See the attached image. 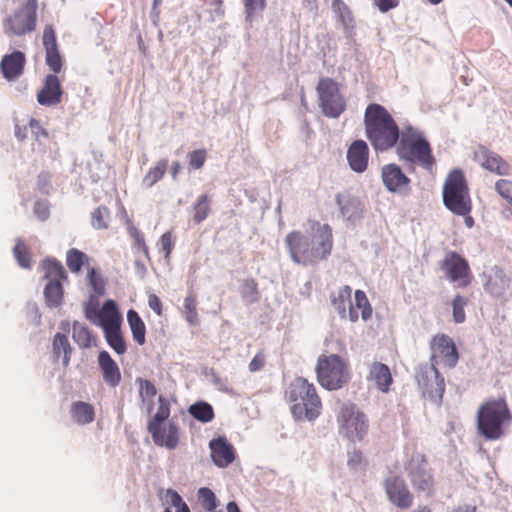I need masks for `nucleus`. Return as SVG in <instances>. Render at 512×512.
<instances>
[{
    "instance_id": "18",
    "label": "nucleus",
    "mask_w": 512,
    "mask_h": 512,
    "mask_svg": "<svg viewBox=\"0 0 512 512\" xmlns=\"http://www.w3.org/2000/svg\"><path fill=\"white\" fill-rule=\"evenodd\" d=\"M335 201L341 216L351 225H356L364 217L365 206L358 197L348 193H338Z\"/></svg>"
},
{
    "instance_id": "41",
    "label": "nucleus",
    "mask_w": 512,
    "mask_h": 512,
    "mask_svg": "<svg viewBox=\"0 0 512 512\" xmlns=\"http://www.w3.org/2000/svg\"><path fill=\"white\" fill-rule=\"evenodd\" d=\"M193 220L195 223L199 224L203 222L211 211V200L208 195L203 194L199 196L197 202L193 206Z\"/></svg>"
},
{
    "instance_id": "32",
    "label": "nucleus",
    "mask_w": 512,
    "mask_h": 512,
    "mask_svg": "<svg viewBox=\"0 0 512 512\" xmlns=\"http://www.w3.org/2000/svg\"><path fill=\"white\" fill-rule=\"evenodd\" d=\"M127 321L130 326L133 339L139 345H143L146 341V338H145L146 327H145L143 320L141 319V317L135 310L130 309L127 312Z\"/></svg>"
},
{
    "instance_id": "56",
    "label": "nucleus",
    "mask_w": 512,
    "mask_h": 512,
    "mask_svg": "<svg viewBox=\"0 0 512 512\" xmlns=\"http://www.w3.org/2000/svg\"><path fill=\"white\" fill-rule=\"evenodd\" d=\"M160 244L161 250L164 251L165 257L168 258L173 247L171 232L168 231L161 236Z\"/></svg>"
},
{
    "instance_id": "17",
    "label": "nucleus",
    "mask_w": 512,
    "mask_h": 512,
    "mask_svg": "<svg viewBox=\"0 0 512 512\" xmlns=\"http://www.w3.org/2000/svg\"><path fill=\"white\" fill-rule=\"evenodd\" d=\"M384 487L388 499L397 507L407 509L412 505L413 495L400 476L389 475L384 481Z\"/></svg>"
},
{
    "instance_id": "51",
    "label": "nucleus",
    "mask_w": 512,
    "mask_h": 512,
    "mask_svg": "<svg viewBox=\"0 0 512 512\" xmlns=\"http://www.w3.org/2000/svg\"><path fill=\"white\" fill-rule=\"evenodd\" d=\"M495 189L501 197L512 205V181L500 179L496 182Z\"/></svg>"
},
{
    "instance_id": "61",
    "label": "nucleus",
    "mask_w": 512,
    "mask_h": 512,
    "mask_svg": "<svg viewBox=\"0 0 512 512\" xmlns=\"http://www.w3.org/2000/svg\"><path fill=\"white\" fill-rule=\"evenodd\" d=\"M134 271L135 274L140 278L144 279L147 274V268L145 264L140 259H135L134 261Z\"/></svg>"
},
{
    "instance_id": "36",
    "label": "nucleus",
    "mask_w": 512,
    "mask_h": 512,
    "mask_svg": "<svg viewBox=\"0 0 512 512\" xmlns=\"http://www.w3.org/2000/svg\"><path fill=\"white\" fill-rule=\"evenodd\" d=\"M61 352L64 354L63 365L67 366L70 361L72 348L68 338L64 334L56 333L53 339V354L58 358Z\"/></svg>"
},
{
    "instance_id": "42",
    "label": "nucleus",
    "mask_w": 512,
    "mask_h": 512,
    "mask_svg": "<svg viewBox=\"0 0 512 512\" xmlns=\"http://www.w3.org/2000/svg\"><path fill=\"white\" fill-rule=\"evenodd\" d=\"M355 303L354 308L357 310H361V316L364 321H367L372 316V307L368 301V298L364 291L362 290H356L355 291Z\"/></svg>"
},
{
    "instance_id": "30",
    "label": "nucleus",
    "mask_w": 512,
    "mask_h": 512,
    "mask_svg": "<svg viewBox=\"0 0 512 512\" xmlns=\"http://www.w3.org/2000/svg\"><path fill=\"white\" fill-rule=\"evenodd\" d=\"M70 412L73 420L80 425L91 423L95 416L93 406L83 401L74 402L71 405Z\"/></svg>"
},
{
    "instance_id": "47",
    "label": "nucleus",
    "mask_w": 512,
    "mask_h": 512,
    "mask_svg": "<svg viewBox=\"0 0 512 512\" xmlns=\"http://www.w3.org/2000/svg\"><path fill=\"white\" fill-rule=\"evenodd\" d=\"M165 500L176 509V512H190L188 505L176 490L167 489Z\"/></svg>"
},
{
    "instance_id": "26",
    "label": "nucleus",
    "mask_w": 512,
    "mask_h": 512,
    "mask_svg": "<svg viewBox=\"0 0 512 512\" xmlns=\"http://www.w3.org/2000/svg\"><path fill=\"white\" fill-rule=\"evenodd\" d=\"M369 157V148L365 141H354L347 151V160L350 168L357 172L362 173L367 169Z\"/></svg>"
},
{
    "instance_id": "27",
    "label": "nucleus",
    "mask_w": 512,
    "mask_h": 512,
    "mask_svg": "<svg viewBox=\"0 0 512 512\" xmlns=\"http://www.w3.org/2000/svg\"><path fill=\"white\" fill-rule=\"evenodd\" d=\"M484 288L493 297L503 298L510 288V279L501 268L495 266L491 269Z\"/></svg>"
},
{
    "instance_id": "40",
    "label": "nucleus",
    "mask_w": 512,
    "mask_h": 512,
    "mask_svg": "<svg viewBox=\"0 0 512 512\" xmlns=\"http://www.w3.org/2000/svg\"><path fill=\"white\" fill-rule=\"evenodd\" d=\"M72 338L81 348H89L91 346L92 334L84 324L79 322L73 323Z\"/></svg>"
},
{
    "instance_id": "54",
    "label": "nucleus",
    "mask_w": 512,
    "mask_h": 512,
    "mask_svg": "<svg viewBox=\"0 0 512 512\" xmlns=\"http://www.w3.org/2000/svg\"><path fill=\"white\" fill-rule=\"evenodd\" d=\"M363 462V455L359 450H354L348 454V466L353 470H358Z\"/></svg>"
},
{
    "instance_id": "59",
    "label": "nucleus",
    "mask_w": 512,
    "mask_h": 512,
    "mask_svg": "<svg viewBox=\"0 0 512 512\" xmlns=\"http://www.w3.org/2000/svg\"><path fill=\"white\" fill-rule=\"evenodd\" d=\"M265 363L264 357L262 355H255L254 358L249 363V370L251 372L259 371L261 368H263Z\"/></svg>"
},
{
    "instance_id": "25",
    "label": "nucleus",
    "mask_w": 512,
    "mask_h": 512,
    "mask_svg": "<svg viewBox=\"0 0 512 512\" xmlns=\"http://www.w3.org/2000/svg\"><path fill=\"white\" fill-rule=\"evenodd\" d=\"M42 40L46 51V64L54 73H59L62 68V59L58 51L56 35L52 26L45 27Z\"/></svg>"
},
{
    "instance_id": "4",
    "label": "nucleus",
    "mask_w": 512,
    "mask_h": 512,
    "mask_svg": "<svg viewBox=\"0 0 512 512\" xmlns=\"http://www.w3.org/2000/svg\"><path fill=\"white\" fill-rule=\"evenodd\" d=\"M291 413L297 421H313L320 415L321 401L313 384L304 378L291 382L287 392Z\"/></svg>"
},
{
    "instance_id": "45",
    "label": "nucleus",
    "mask_w": 512,
    "mask_h": 512,
    "mask_svg": "<svg viewBox=\"0 0 512 512\" xmlns=\"http://www.w3.org/2000/svg\"><path fill=\"white\" fill-rule=\"evenodd\" d=\"M85 259V253L78 249L72 248L67 252L66 263L71 272L77 273L81 270Z\"/></svg>"
},
{
    "instance_id": "21",
    "label": "nucleus",
    "mask_w": 512,
    "mask_h": 512,
    "mask_svg": "<svg viewBox=\"0 0 512 512\" xmlns=\"http://www.w3.org/2000/svg\"><path fill=\"white\" fill-rule=\"evenodd\" d=\"M63 90L59 78L55 74L45 77L42 89L37 93V101L40 105L52 107L62 100Z\"/></svg>"
},
{
    "instance_id": "57",
    "label": "nucleus",
    "mask_w": 512,
    "mask_h": 512,
    "mask_svg": "<svg viewBox=\"0 0 512 512\" xmlns=\"http://www.w3.org/2000/svg\"><path fill=\"white\" fill-rule=\"evenodd\" d=\"M34 213L41 221H45L49 217L47 204L45 202L37 201L34 205Z\"/></svg>"
},
{
    "instance_id": "16",
    "label": "nucleus",
    "mask_w": 512,
    "mask_h": 512,
    "mask_svg": "<svg viewBox=\"0 0 512 512\" xmlns=\"http://www.w3.org/2000/svg\"><path fill=\"white\" fill-rule=\"evenodd\" d=\"M432 356L431 363L437 366L443 363L449 368L456 366L459 360V353L453 340L445 334L437 335L431 342Z\"/></svg>"
},
{
    "instance_id": "43",
    "label": "nucleus",
    "mask_w": 512,
    "mask_h": 512,
    "mask_svg": "<svg viewBox=\"0 0 512 512\" xmlns=\"http://www.w3.org/2000/svg\"><path fill=\"white\" fill-rule=\"evenodd\" d=\"M14 256L18 262V264L25 269L31 268V257L28 252L27 246L22 239H18L14 248H13Z\"/></svg>"
},
{
    "instance_id": "46",
    "label": "nucleus",
    "mask_w": 512,
    "mask_h": 512,
    "mask_svg": "<svg viewBox=\"0 0 512 512\" xmlns=\"http://www.w3.org/2000/svg\"><path fill=\"white\" fill-rule=\"evenodd\" d=\"M110 213L107 207L99 206L91 213V225L95 229H105L108 227Z\"/></svg>"
},
{
    "instance_id": "5",
    "label": "nucleus",
    "mask_w": 512,
    "mask_h": 512,
    "mask_svg": "<svg viewBox=\"0 0 512 512\" xmlns=\"http://www.w3.org/2000/svg\"><path fill=\"white\" fill-rule=\"evenodd\" d=\"M158 404L157 412L148 422L147 430L155 445L174 450L179 444V427L175 422H169L167 429L162 426L170 416V403L160 395Z\"/></svg>"
},
{
    "instance_id": "29",
    "label": "nucleus",
    "mask_w": 512,
    "mask_h": 512,
    "mask_svg": "<svg viewBox=\"0 0 512 512\" xmlns=\"http://www.w3.org/2000/svg\"><path fill=\"white\" fill-rule=\"evenodd\" d=\"M370 378L382 392H387L392 383V375L386 364L375 362L370 369Z\"/></svg>"
},
{
    "instance_id": "13",
    "label": "nucleus",
    "mask_w": 512,
    "mask_h": 512,
    "mask_svg": "<svg viewBox=\"0 0 512 512\" xmlns=\"http://www.w3.org/2000/svg\"><path fill=\"white\" fill-rule=\"evenodd\" d=\"M415 378L423 396L440 405L445 391V381L435 363L419 366Z\"/></svg>"
},
{
    "instance_id": "38",
    "label": "nucleus",
    "mask_w": 512,
    "mask_h": 512,
    "mask_svg": "<svg viewBox=\"0 0 512 512\" xmlns=\"http://www.w3.org/2000/svg\"><path fill=\"white\" fill-rule=\"evenodd\" d=\"M167 167V159H161L160 161H158L156 166L151 168L143 178V186H145L146 188H151L156 182H158L164 176Z\"/></svg>"
},
{
    "instance_id": "19",
    "label": "nucleus",
    "mask_w": 512,
    "mask_h": 512,
    "mask_svg": "<svg viewBox=\"0 0 512 512\" xmlns=\"http://www.w3.org/2000/svg\"><path fill=\"white\" fill-rule=\"evenodd\" d=\"M381 177L386 189L392 193H403L410 184V179L405 175L400 166L395 163L384 165Z\"/></svg>"
},
{
    "instance_id": "50",
    "label": "nucleus",
    "mask_w": 512,
    "mask_h": 512,
    "mask_svg": "<svg viewBox=\"0 0 512 512\" xmlns=\"http://www.w3.org/2000/svg\"><path fill=\"white\" fill-rule=\"evenodd\" d=\"M467 305V299L457 294L452 301L453 319L456 323L465 321L464 307Z\"/></svg>"
},
{
    "instance_id": "10",
    "label": "nucleus",
    "mask_w": 512,
    "mask_h": 512,
    "mask_svg": "<svg viewBox=\"0 0 512 512\" xmlns=\"http://www.w3.org/2000/svg\"><path fill=\"white\" fill-rule=\"evenodd\" d=\"M319 107L324 116L338 118L346 109V102L339 90L338 83L332 78H321L316 87Z\"/></svg>"
},
{
    "instance_id": "6",
    "label": "nucleus",
    "mask_w": 512,
    "mask_h": 512,
    "mask_svg": "<svg viewBox=\"0 0 512 512\" xmlns=\"http://www.w3.org/2000/svg\"><path fill=\"white\" fill-rule=\"evenodd\" d=\"M443 203L456 215L465 216L471 211L468 186L461 169L452 170L443 186Z\"/></svg>"
},
{
    "instance_id": "49",
    "label": "nucleus",
    "mask_w": 512,
    "mask_h": 512,
    "mask_svg": "<svg viewBox=\"0 0 512 512\" xmlns=\"http://www.w3.org/2000/svg\"><path fill=\"white\" fill-rule=\"evenodd\" d=\"M136 382L139 384V395L143 402L153 399L157 394V388L150 380L137 378Z\"/></svg>"
},
{
    "instance_id": "28",
    "label": "nucleus",
    "mask_w": 512,
    "mask_h": 512,
    "mask_svg": "<svg viewBox=\"0 0 512 512\" xmlns=\"http://www.w3.org/2000/svg\"><path fill=\"white\" fill-rule=\"evenodd\" d=\"M98 364L104 381L111 387H116L121 381L120 369L106 350L99 352Z\"/></svg>"
},
{
    "instance_id": "31",
    "label": "nucleus",
    "mask_w": 512,
    "mask_h": 512,
    "mask_svg": "<svg viewBox=\"0 0 512 512\" xmlns=\"http://www.w3.org/2000/svg\"><path fill=\"white\" fill-rule=\"evenodd\" d=\"M42 268L44 270V279L47 282H58L61 283L63 279H66V271L61 262L54 259H46L42 262Z\"/></svg>"
},
{
    "instance_id": "58",
    "label": "nucleus",
    "mask_w": 512,
    "mask_h": 512,
    "mask_svg": "<svg viewBox=\"0 0 512 512\" xmlns=\"http://www.w3.org/2000/svg\"><path fill=\"white\" fill-rule=\"evenodd\" d=\"M148 306L157 314H162V303L159 297L155 294H150L148 296Z\"/></svg>"
},
{
    "instance_id": "2",
    "label": "nucleus",
    "mask_w": 512,
    "mask_h": 512,
    "mask_svg": "<svg viewBox=\"0 0 512 512\" xmlns=\"http://www.w3.org/2000/svg\"><path fill=\"white\" fill-rule=\"evenodd\" d=\"M366 136L376 151H388L396 147L401 131L385 107L372 103L364 115Z\"/></svg>"
},
{
    "instance_id": "7",
    "label": "nucleus",
    "mask_w": 512,
    "mask_h": 512,
    "mask_svg": "<svg viewBox=\"0 0 512 512\" xmlns=\"http://www.w3.org/2000/svg\"><path fill=\"white\" fill-rule=\"evenodd\" d=\"M315 370L319 384L328 390L340 389L350 380L348 363L337 354L320 355Z\"/></svg>"
},
{
    "instance_id": "3",
    "label": "nucleus",
    "mask_w": 512,
    "mask_h": 512,
    "mask_svg": "<svg viewBox=\"0 0 512 512\" xmlns=\"http://www.w3.org/2000/svg\"><path fill=\"white\" fill-rule=\"evenodd\" d=\"M400 160L418 164L426 170H431L436 163L431 145L424 132L412 125H405L396 146Z\"/></svg>"
},
{
    "instance_id": "63",
    "label": "nucleus",
    "mask_w": 512,
    "mask_h": 512,
    "mask_svg": "<svg viewBox=\"0 0 512 512\" xmlns=\"http://www.w3.org/2000/svg\"><path fill=\"white\" fill-rule=\"evenodd\" d=\"M88 278H89L90 284L93 287L94 291L96 293H98V294H102L103 293V287L98 284L96 276H95V270L94 269H91L88 272Z\"/></svg>"
},
{
    "instance_id": "53",
    "label": "nucleus",
    "mask_w": 512,
    "mask_h": 512,
    "mask_svg": "<svg viewBox=\"0 0 512 512\" xmlns=\"http://www.w3.org/2000/svg\"><path fill=\"white\" fill-rule=\"evenodd\" d=\"M266 0H245V12L247 19L251 18L256 11H262L265 8Z\"/></svg>"
},
{
    "instance_id": "24",
    "label": "nucleus",
    "mask_w": 512,
    "mask_h": 512,
    "mask_svg": "<svg viewBox=\"0 0 512 512\" xmlns=\"http://www.w3.org/2000/svg\"><path fill=\"white\" fill-rule=\"evenodd\" d=\"M351 295L352 288L345 285L339 289L336 295H332L331 302L341 318L346 319L348 317L351 322H356L358 320V312L353 306Z\"/></svg>"
},
{
    "instance_id": "22",
    "label": "nucleus",
    "mask_w": 512,
    "mask_h": 512,
    "mask_svg": "<svg viewBox=\"0 0 512 512\" xmlns=\"http://www.w3.org/2000/svg\"><path fill=\"white\" fill-rule=\"evenodd\" d=\"M209 448L213 463L220 468L229 466L235 459L234 448L224 436L212 439Z\"/></svg>"
},
{
    "instance_id": "33",
    "label": "nucleus",
    "mask_w": 512,
    "mask_h": 512,
    "mask_svg": "<svg viewBox=\"0 0 512 512\" xmlns=\"http://www.w3.org/2000/svg\"><path fill=\"white\" fill-rule=\"evenodd\" d=\"M45 303L49 308H58L63 302L62 283L47 282L44 288Z\"/></svg>"
},
{
    "instance_id": "11",
    "label": "nucleus",
    "mask_w": 512,
    "mask_h": 512,
    "mask_svg": "<svg viewBox=\"0 0 512 512\" xmlns=\"http://www.w3.org/2000/svg\"><path fill=\"white\" fill-rule=\"evenodd\" d=\"M405 473L412 487L417 492L431 495L434 488V478L425 456L413 453L404 466Z\"/></svg>"
},
{
    "instance_id": "60",
    "label": "nucleus",
    "mask_w": 512,
    "mask_h": 512,
    "mask_svg": "<svg viewBox=\"0 0 512 512\" xmlns=\"http://www.w3.org/2000/svg\"><path fill=\"white\" fill-rule=\"evenodd\" d=\"M29 126L31 128V131L36 135L38 138L39 135L47 136V132L45 129L42 128L40 125V122L36 119H31L29 122Z\"/></svg>"
},
{
    "instance_id": "15",
    "label": "nucleus",
    "mask_w": 512,
    "mask_h": 512,
    "mask_svg": "<svg viewBox=\"0 0 512 512\" xmlns=\"http://www.w3.org/2000/svg\"><path fill=\"white\" fill-rule=\"evenodd\" d=\"M111 308L114 314L108 315L105 323H101V328L109 347L118 355H123L127 351V345L121 333L122 316L114 300H109L105 306V310Z\"/></svg>"
},
{
    "instance_id": "12",
    "label": "nucleus",
    "mask_w": 512,
    "mask_h": 512,
    "mask_svg": "<svg viewBox=\"0 0 512 512\" xmlns=\"http://www.w3.org/2000/svg\"><path fill=\"white\" fill-rule=\"evenodd\" d=\"M37 0H26L3 22L4 32L9 36H22L35 30Z\"/></svg>"
},
{
    "instance_id": "55",
    "label": "nucleus",
    "mask_w": 512,
    "mask_h": 512,
    "mask_svg": "<svg viewBox=\"0 0 512 512\" xmlns=\"http://www.w3.org/2000/svg\"><path fill=\"white\" fill-rule=\"evenodd\" d=\"M374 5L379 9L380 12L386 13L393 8H396L399 4V0H373Z\"/></svg>"
},
{
    "instance_id": "52",
    "label": "nucleus",
    "mask_w": 512,
    "mask_h": 512,
    "mask_svg": "<svg viewBox=\"0 0 512 512\" xmlns=\"http://www.w3.org/2000/svg\"><path fill=\"white\" fill-rule=\"evenodd\" d=\"M189 166L192 169H200L206 159V151L203 149L194 150L188 154Z\"/></svg>"
},
{
    "instance_id": "1",
    "label": "nucleus",
    "mask_w": 512,
    "mask_h": 512,
    "mask_svg": "<svg viewBox=\"0 0 512 512\" xmlns=\"http://www.w3.org/2000/svg\"><path fill=\"white\" fill-rule=\"evenodd\" d=\"M291 260L308 266L326 259L332 250L333 235L328 224L313 222L309 232L294 230L285 237Z\"/></svg>"
},
{
    "instance_id": "48",
    "label": "nucleus",
    "mask_w": 512,
    "mask_h": 512,
    "mask_svg": "<svg viewBox=\"0 0 512 512\" xmlns=\"http://www.w3.org/2000/svg\"><path fill=\"white\" fill-rule=\"evenodd\" d=\"M196 306H197V301L193 295L190 294L184 299V310L186 313V320L191 325H194V326L199 323Z\"/></svg>"
},
{
    "instance_id": "9",
    "label": "nucleus",
    "mask_w": 512,
    "mask_h": 512,
    "mask_svg": "<svg viewBox=\"0 0 512 512\" xmlns=\"http://www.w3.org/2000/svg\"><path fill=\"white\" fill-rule=\"evenodd\" d=\"M339 433L351 441L362 440L368 432V421L355 404L346 403L337 416Z\"/></svg>"
},
{
    "instance_id": "62",
    "label": "nucleus",
    "mask_w": 512,
    "mask_h": 512,
    "mask_svg": "<svg viewBox=\"0 0 512 512\" xmlns=\"http://www.w3.org/2000/svg\"><path fill=\"white\" fill-rule=\"evenodd\" d=\"M131 235L135 238L137 243L141 246L142 251L145 254V256L148 257V247L145 244L143 235L135 228L132 230Z\"/></svg>"
},
{
    "instance_id": "64",
    "label": "nucleus",
    "mask_w": 512,
    "mask_h": 512,
    "mask_svg": "<svg viewBox=\"0 0 512 512\" xmlns=\"http://www.w3.org/2000/svg\"><path fill=\"white\" fill-rule=\"evenodd\" d=\"M301 5L303 8L313 13H316L318 10L317 0H301Z\"/></svg>"
},
{
    "instance_id": "23",
    "label": "nucleus",
    "mask_w": 512,
    "mask_h": 512,
    "mask_svg": "<svg viewBox=\"0 0 512 512\" xmlns=\"http://www.w3.org/2000/svg\"><path fill=\"white\" fill-rule=\"evenodd\" d=\"M26 56L23 52L15 50L10 54H5L0 62V69L3 77L8 81L18 79L24 72Z\"/></svg>"
},
{
    "instance_id": "44",
    "label": "nucleus",
    "mask_w": 512,
    "mask_h": 512,
    "mask_svg": "<svg viewBox=\"0 0 512 512\" xmlns=\"http://www.w3.org/2000/svg\"><path fill=\"white\" fill-rule=\"evenodd\" d=\"M198 498L201 506L206 511H214L218 506V500L215 493L207 487H202L198 490Z\"/></svg>"
},
{
    "instance_id": "20",
    "label": "nucleus",
    "mask_w": 512,
    "mask_h": 512,
    "mask_svg": "<svg viewBox=\"0 0 512 512\" xmlns=\"http://www.w3.org/2000/svg\"><path fill=\"white\" fill-rule=\"evenodd\" d=\"M474 159L484 169L495 173L497 175H508L510 166L509 164L497 153L480 146L474 152Z\"/></svg>"
},
{
    "instance_id": "14",
    "label": "nucleus",
    "mask_w": 512,
    "mask_h": 512,
    "mask_svg": "<svg viewBox=\"0 0 512 512\" xmlns=\"http://www.w3.org/2000/svg\"><path fill=\"white\" fill-rule=\"evenodd\" d=\"M440 269L445 277L457 287H467L472 280L468 261L455 251H449L440 262Z\"/></svg>"
},
{
    "instance_id": "37",
    "label": "nucleus",
    "mask_w": 512,
    "mask_h": 512,
    "mask_svg": "<svg viewBox=\"0 0 512 512\" xmlns=\"http://www.w3.org/2000/svg\"><path fill=\"white\" fill-rule=\"evenodd\" d=\"M110 299H107L104 303H103V306L101 309H98L97 307H91V306H86L85 307V316L87 319H89L94 325L98 326L101 328V323H105V321L107 320V317L108 315L110 314H114L113 312V308L111 309H106L105 310V306L107 304V302L109 301Z\"/></svg>"
},
{
    "instance_id": "8",
    "label": "nucleus",
    "mask_w": 512,
    "mask_h": 512,
    "mask_svg": "<svg viewBox=\"0 0 512 512\" xmlns=\"http://www.w3.org/2000/svg\"><path fill=\"white\" fill-rule=\"evenodd\" d=\"M510 417L509 409L504 400L487 402L478 410V431L488 440L498 439L502 434L504 421Z\"/></svg>"
},
{
    "instance_id": "39",
    "label": "nucleus",
    "mask_w": 512,
    "mask_h": 512,
    "mask_svg": "<svg viewBox=\"0 0 512 512\" xmlns=\"http://www.w3.org/2000/svg\"><path fill=\"white\" fill-rule=\"evenodd\" d=\"M240 295L246 305L257 302L260 298L258 285L253 279H247L240 287Z\"/></svg>"
},
{
    "instance_id": "35",
    "label": "nucleus",
    "mask_w": 512,
    "mask_h": 512,
    "mask_svg": "<svg viewBox=\"0 0 512 512\" xmlns=\"http://www.w3.org/2000/svg\"><path fill=\"white\" fill-rule=\"evenodd\" d=\"M331 8L345 29L354 27V18L351 10L343 0H333Z\"/></svg>"
},
{
    "instance_id": "34",
    "label": "nucleus",
    "mask_w": 512,
    "mask_h": 512,
    "mask_svg": "<svg viewBox=\"0 0 512 512\" xmlns=\"http://www.w3.org/2000/svg\"><path fill=\"white\" fill-rule=\"evenodd\" d=\"M189 414L199 422L209 423L214 418L213 407L205 401H197L188 409Z\"/></svg>"
}]
</instances>
